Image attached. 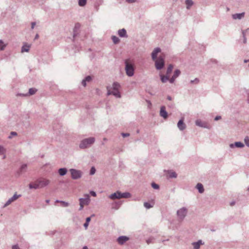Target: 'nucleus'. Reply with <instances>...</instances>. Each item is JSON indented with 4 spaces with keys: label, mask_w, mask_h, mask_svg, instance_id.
Listing matches in <instances>:
<instances>
[{
    "label": "nucleus",
    "mask_w": 249,
    "mask_h": 249,
    "mask_svg": "<svg viewBox=\"0 0 249 249\" xmlns=\"http://www.w3.org/2000/svg\"><path fill=\"white\" fill-rule=\"evenodd\" d=\"M196 83H197L199 81L198 79L196 78L194 81Z\"/></svg>",
    "instance_id": "53"
},
{
    "label": "nucleus",
    "mask_w": 249,
    "mask_h": 249,
    "mask_svg": "<svg viewBox=\"0 0 249 249\" xmlns=\"http://www.w3.org/2000/svg\"><path fill=\"white\" fill-rule=\"evenodd\" d=\"M20 195H17V194H15L12 197H11L14 201L17 200Z\"/></svg>",
    "instance_id": "37"
},
{
    "label": "nucleus",
    "mask_w": 249,
    "mask_h": 249,
    "mask_svg": "<svg viewBox=\"0 0 249 249\" xmlns=\"http://www.w3.org/2000/svg\"><path fill=\"white\" fill-rule=\"evenodd\" d=\"M5 47V45L3 44V43L1 41H0V50H3Z\"/></svg>",
    "instance_id": "39"
},
{
    "label": "nucleus",
    "mask_w": 249,
    "mask_h": 249,
    "mask_svg": "<svg viewBox=\"0 0 249 249\" xmlns=\"http://www.w3.org/2000/svg\"><path fill=\"white\" fill-rule=\"evenodd\" d=\"M196 125L201 126V127L204 126L202 122L199 120H197L196 121Z\"/></svg>",
    "instance_id": "31"
},
{
    "label": "nucleus",
    "mask_w": 249,
    "mask_h": 249,
    "mask_svg": "<svg viewBox=\"0 0 249 249\" xmlns=\"http://www.w3.org/2000/svg\"><path fill=\"white\" fill-rule=\"evenodd\" d=\"M121 193L117 192L114 193L109 196V197L111 199H119L120 198Z\"/></svg>",
    "instance_id": "13"
},
{
    "label": "nucleus",
    "mask_w": 249,
    "mask_h": 249,
    "mask_svg": "<svg viewBox=\"0 0 249 249\" xmlns=\"http://www.w3.org/2000/svg\"><path fill=\"white\" fill-rule=\"evenodd\" d=\"M12 249H19L17 245H14L12 247Z\"/></svg>",
    "instance_id": "46"
},
{
    "label": "nucleus",
    "mask_w": 249,
    "mask_h": 249,
    "mask_svg": "<svg viewBox=\"0 0 249 249\" xmlns=\"http://www.w3.org/2000/svg\"><path fill=\"white\" fill-rule=\"evenodd\" d=\"M112 39L114 43L117 44L120 42V39L118 37L116 36H112Z\"/></svg>",
    "instance_id": "27"
},
{
    "label": "nucleus",
    "mask_w": 249,
    "mask_h": 249,
    "mask_svg": "<svg viewBox=\"0 0 249 249\" xmlns=\"http://www.w3.org/2000/svg\"><path fill=\"white\" fill-rule=\"evenodd\" d=\"M167 176L168 178H177V174L172 171H168L167 172Z\"/></svg>",
    "instance_id": "16"
},
{
    "label": "nucleus",
    "mask_w": 249,
    "mask_h": 249,
    "mask_svg": "<svg viewBox=\"0 0 249 249\" xmlns=\"http://www.w3.org/2000/svg\"><path fill=\"white\" fill-rule=\"evenodd\" d=\"M245 13H242L240 14H236L232 15V18L234 19H241L244 17Z\"/></svg>",
    "instance_id": "15"
},
{
    "label": "nucleus",
    "mask_w": 249,
    "mask_h": 249,
    "mask_svg": "<svg viewBox=\"0 0 249 249\" xmlns=\"http://www.w3.org/2000/svg\"><path fill=\"white\" fill-rule=\"evenodd\" d=\"M82 84L85 87L86 85V81L85 80H83L82 81Z\"/></svg>",
    "instance_id": "45"
},
{
    "label": "nucleus",
    "mask_w": 249,
    "mask_h": 249,
    "mask_svg": "<svg viewBox=\"0 0 249 249\" xmlns=\"http://www.w3.org/2000/svg\"><path fill=\"white\" fill-rule=\"evenodd\" d=\"M152 186L154 189H157L159 188V185L155 183H152Z\"/></svg>",
    "instance_id": "38"
},
{
    "label": "nucleus",
    "mask_w": 249,
    "mask_h": 249,
    "mask_svg": "<svg viewBox=\"0 0 249 249\" xmlns=\"http://www.w3.org/2000/svg\"><path fill=\"white\" fill-rule=\"evenodd\" d=\"M83 249H88V248H87V247L85 246L83 247Z\"/></svg>",
    "instance_id": "54"
},
{
    "label": "nucleus",
    "mask_w": 249,
    "mask_h": 249,
    "mask_svg": "<svg viewBox=\"0 0 249 249\" xmlns=\"http://www.w3.org/2000/svg\"><path fill=\"white\" fill-rule=\"evenodd\" d=\"M67 172V170L66 168H60L58 170V173L60 176H64Z\"/></svg>",
    "instance_id": "22"
},
{
    "label": "nucleus",
    "mask_w": 249,
    "mask_h": 249,
    "mask_svg": "<svg viewBox=\"0 0 249 249\" xmlns=\"http://www.w3.org/2000/svg\"><path fill=\"white\" fill-rule=\"evenodd\" d=\"M36 25V23L35 22H32V29H34L35 26Z\"/></svg>",
    "instance_id": "48"
},
{
    "label": "nucleus",
    "mask_w": 249,
    "mask_h": 249,
    "mask_svg": "<svg viewBox=\"0 0 249 249\" xmlns=\"http://www.w3.org/2000/svg\"><path fill=\"white\" fill-rule=\"evenodd\" d=\"M244 42L245 43L246 42V39H245L244 40Z\"/></svg>",
    "instance_id": "59"
},
{
    "label": "nucleus",
    "mask_w": 249,
    "mask_h": 249,
    "mask_svg": "<svg viewBox=\"0 0 249 249\" xmlns=\"http://www.w3.org/2000/svg\"><path fill=\"white\" fill-rule=\"evenodd\" d=\"M160 115L164 119H166L167 118V113L165 110V107L164 106H162L160 108Z\"/></svg>",
    "instance_id": "10"
},
{
    "label": "nucleus",
    "mask_w": 249,
    "mask_h": 249,
    "mask_svg": "<svg viewBox=\"0 0 249 249\" xmlns=\"http://www.w3.org/2000/svg\"><path fill=\"white\" fill-rule=\"evenodd\" d=\"M187 213V210L185 208H181L177 212V214L178 218L180 219H182Z\"/></svg>",
    "instance_id": "8"
},
{
    "label": "nucleus",
    "mask_w": 249,
    "mask_h": 249,
    "mask_svg": "<svg viewBox=\"0 0 249 249\" xmlns=\"http://www.w3.org/2000/svg\"><path fill=\"white\" fill-rule=\"evenodd\" d=\"M230 146H231V147H233V144H231L230 145Z\"/></svg>",
    "instance_id": "57"
},
{
    "label": "nucleus",
    "mask_w": 249,
    "mask_h": 249,
    "mask_svg": "<svg viewBox=\"0 0 249 249\" xmlns=\"http://www.w3.org/2000/svg\"><path fill=\"white\" fill-rule=\"evenodd\" d=\"M128 3H133L135 2L136 0H126Z\"/></svg>",
    "instance_id": "43"
},
{
    "label": "nucleus",
    "mask_w": 249,
    "mask_h": 249,
    "mask_svg": "<svg viewBox=\"0 0 249 249\" xmlns=\"http://www.w3.org/2000/svg\"><path fill=\"white\" fill-rule=\"evenodd\" d=\"M161 78V81L162 83H165L168 80H169V75H166V76L162 75V74L160 75Z\"/></svg>",
    "instance_id": "17"
},
{
    "label": "nucleus",
    "mask_w": 249,
    "mask_h": 249,
    "mask_svg": "<svg viewBox=\"0 0 249 249\" xmlns=\"http://www.w3.org/2000/svg\"><path fill=\"white\" fill-rule=\"evenodd\" d=\"M154 205V201L152 200L151 203L149 202H144V206L147 209H149L153 207Z\"/></svg>",
    "instance_id": "21"
},
{
    "label": "nucleus",
    "mask_w": 249,
    "mask_h": 249,
    "mask_svg": "<svg viewBox=\"0 0 249 249\" xmlns=\"http://www.w3.org/2000/svg\"><path fill=\"white\" fill-rule=\"evenodd\" d=\"M234 204H235V202H234V201H232V202H231L230 203V205H231V206H233Z\"/></svg>",
    "instance_id": "52"
},
{
    "label": "nucleus",
    "mask_w": 249,
    "mask_h": 249,
    "mask_svg": "<svg viewBox=\"0 0 249 249\" xmlns=\"http://www.w3.org/2000/svg\"><path fill=\"white\" fill-rule=\"evenodd\" d=\"M248 190L249 191V188L248 189Z\"/></svg>",
    "instance_id": "61"
},
{
    "label": "nucleus",
    "mask_w": 249,
    "mask_h": 249,
    "mask_svg": "<svg viewBox=\"0 0 249 249\" xmlns=\"http://www.w3.org/2000/svg\"><path fill=\"white\" fill-rule=\"evenodd\" d=\"M11 135H13V136H16V135H17V133L15 132H12L11 133Z\"/></svg>",
    "instance_id": "49"
},
{
    "label": "nucleus",
    "mask_w": 249,
    "mask_h": 249,
    "mask_svg": "<svg viewBox=\"0 0 249 249\" xmlns=\"http://www.w3.org/2000/svg\"><path fill=\"white\" fill-rule=\"evenodd\" d=\"M5 153V150L4 149V148L0 146V155H3Z\"/></svg>",
    "instance_id": "35"
},
{
    "label": "nucleus",
    "mask_w": 249,
    "mask_h": 249,
    "mask_svg": "<svg viewBox=\"0 0 249 249\" xmlns=\"http://www.w3.org/2000/svg\"><path fill=\"white\" fill-rule=\"evenodd\" d=\"M14 201L12 198L9 199V200L5 204L4 206H7L10 205L12 202Z\"/></svg>",
    "instance_id": "34"
},
{
    "label": "nucleus",
    "mask_w": 249,
    "mask_h": 249,
    "mask_svg": "<svg viewBox=\"0 0 249 249\" xmlns=\"http://www.w3.org/2000/svg\"><path fill=\"white\" fill-rule=\"evenodd\" d=\"M221 118V117L220 116H216L215 118V120H218L219 119H220Z\"/></svg>",
    "instance_id": "51"
},
{
    "label": "nucleus",
    "mask_w": 249,
    "mask_h": 249,
    "mask_svg": "<svg viewBox=\"0 0 249 249\" xmlns=\"http://www.w3.org/2000/svg\"><path fill=\"white\" fill-rule=\"evenodd\" d=\"M89 225V223L87 222H86V223L84 224V227L87 228Z\"/></svg>",
    "instance_id": "47"
},
{
    "label": "nucleus",
    "mask_w": 249,
    "mask_h": 249,
    "mask_svg": "<svg viewBox=\"0 0 249 249\" xmlns=\"http://www.w3.org/2000/svg\"><path fill=\"white\" fill-rule=\"evenodd\" d=\"M27 168V165L25 164H22L21 166V167L20 168V171L22 172H24L26 170Z\"/></svg>",
    "instance_id": "32"
},
{
    "label": "nucleus",
    "mask_w": 249,
    "mask_h": 249,
    "mask_svg": "<svg viewBox=\"0 0 249 249\" xmlns=\"http://www.w3.org/2000/svg\"><path fill=\"white\" fill-rule=\"evenodd\" d=\"M193 4V2L192 0H186V4L187 5V8L188 9L189 8V7L192 6Z\"/></svg>",
    "instance_id": "28"
},
{
    "label": "nucleus",
    "mask_w": 249,
    "mask_h": 249,
    "mask_svg": "<svg viewBox=\"0 0 249 249\" xmlns=\"http://www.w3.org/2000/svg\"><path fill=\"white\" fill-rule=\"evenodd\" d=\"M90 221V217H87L86 219V222L89 223V222Z\"/></svg>",
    "instance_id": "50"
},
{
    "label": "nucleus",
    "mask_w": 249,
    "mask_h": 249,
    "mask_svg": "<svg viewBox=\"0 0 249 249\" xmlns=\"http://www.w3.org/2000/svg\"><path fill=\"white\" fill-rule=\"evenodd\" d=\"M90 194H91V196H96V194L95 192L94 191H90Z\"/></svg>",
    "instance_id": "42"
},
{
    "label": "nucleus",
    "mask_w": 249,
    "mask_h": 249,
    "mask_svg": "<svg viewBox=\"0 0 249 249\" xmlns=\"http://www.w3.org/2000/svg\"><path fill=\"white\" fill-rule=\"evenodd\" d=\"M126 30L124 29H122L121 30H119L118 35L120 37H124L126 36Z\"/></svg>",
    "instance_id": "19"
},
{
    "label": "nucleus",
    "mask_w": 249,
    "mask_h": 249,
    "mask_svg": "<svg viewBox=\"0 0 249 249\" xmlns=\"http://www.w3.org/2000/svg\"><path fill=\"white\" fill-rule=\"evenodd\" d=\"M173 69L172 65H169L167 70L166 75H169L171 73Z\"/></svg>",
    "instance_id": "26"
},
{
    "label": "nucleus",
    "mask_w": 249,
    "mask_h": 249,
    "mask_svg": "<svg viewBox=\"0 0 249 249\" xmlns=\"http://www.w3.org/2000/svg\"><path fill=\"white\" fill-rule=\"evenodd\" d=\"M85 80L86 81V82H89L91 80V77L90 76H88L86 77Z\"/></svg>",
    "instance_id": "41"
},
{
    "label": "nucleus",
    "mask_w": 249,
    "mask_h": 249,
    "mask_svg": "<svg viewBox=\"0 0 249 249\" xmlns=\"http://www.w3.org/2000/svg\"><path fill=\"white\" fill-rule=\"evenodd\" d=\"M30 189H36L39 188V184L38 183V180L37 179L35 182L30 183L29 185Z\"/></svg>",
    "instance_id": "11"
},
{
    "label": "nucleus",
    "mask_w": 249,
    "mask_h": 249,
    "mask_svg": "<svg viewBox=\"0 0 249 249\" xmlns=\"http://www.w3.org/2000/svg\"><path fill=\"white\" fill-rule=\"evenodd\" d=\"M191 83H193V82H194V81L192 80V81H191Z\"/></svg>",
    "instance_id": "60"
},
{
    "label": "nucleus",
    "mask_w": 249,
    "mask_h": 249,
    "mask_svg": "<svg viewBox=\"0 0 249 249\" xmlns=\"http://www.w3.org/2000/svg\"><path fill=\"white\" fill-rule=\"evenodd\" d=\"M36 91V89L34 88H31L29 89V93L30 95L34 94Z\"/></svg>",
    "instance_id": "30"
},
{
    "label": "nucleus",
    "mask_w": 249,
    "mask_h": 249,
    "mask_svg": "<svg viewBox=\"0 0 249 249\" xmlns=\"http://www.w3.org/2000/svg\"><path fill=\"white\" fill-rule=\"evenodd\" d=\"M87 3V0H79L78 4L80 6H84Z\"/></svg>",
    "instance_id": "29"
},
{
    "label": "nucleus",
    "mask_w": 249,
    "mask_h": 249,
    "mask_svg": "<svg viewBox=\"0 0 249 249\" xmlns=\"http://www.w3.org/2000/svg\"><path fill=\"white\" fill-rule=\"evenodd\" d=\"M202 244V243L201 240H199L197 242H194L193 243V245L195 249H199L200 248V246Z\"/></svg>",
    "instance_id": "18"
},
{
    "label": "nucleus",
    "mask_w": 249,
    "mask_h": 249,
    "mask_svg": "<svg viewBox=\"0 0 249 249\" xmlns=\"http://www.w3.org/2000/svg\"><path fill=\"white\" fill-rule=\"evenodd\" d=\"M38 37V35H36V37L35 38L36 39Z\"/></svg>",
    "instance_id": "55"
},
{
    "label": "nucleus",
    "mask_w": 249,
    "mask_h": 249,
    "mask_svg": "<svg viewBox=\"0 0 249 249\" xmlns=\"http://www.w3.org/2000/svg\"><path fill=\"white\" fill-rule=\"evenodd\" d=\"M128 240V238L126 236H120L119 237L118 239V242L120 245H123L124 242H126Z\"/></svg>",
    "instance_id": "12"
},
{
    "label": "nucleus",
    "mask_w": 249,
    "mask_h": 249,
    "mask_svg": "<svg viewBox=\"0 0 249 249\" xmlns=\"http://www.w3.org/2000/svg\"><path fill=\"white\" fill-rule=\"evenodd\" d=\"M49 201H50L49 200H46V202L47 203H49Z\"/></svg>",
    "instance_id": "56"
},
{
    "label": "nucleus",
    "mask_w": 249,
    "mask_h": 249,
    "mask_svg": "<svg viewBox=\"0 0 249 249\" xmlns=\"http://www.w3.org/2000/svg\"><path fill=\"white\" fill-rule=\"evenodd\" d=\"M55 202L60 203L61 206L64 207H68L69 205V203L63 201L56 200Z\"/></svg>",
    "instance_id": "24"
},
{
    "label": "nucleus",
    "mask_w": 249,
    "mask_h": 249,
    "mask_svg": "<svg viewBox=\"0 0 249 249\" xmlns=\"http://www.w3.org/2000/svg\"><path fill=\"white\" fill-rule=\"evenodd\" d=\"M31 46L30 45L25 44L23 46L21 49V52H28L29 51Z\"/></svg>",
    "instance_id": "20"
},
{
    "label": "nucleus",
    "mask_w": 249,
    "mask_h": 249,
    "mask_svg": "<svg viewBox=\"0 0 249 249\" xmlns=\"http://www.w3.org/2000/svg\"><path fill=\"white\" fill-rule=\"evenodd\" d=\"M196 188L198 190L199 193H202L204 192L203 186L201 183H198L197 184Z\"/></svg>",
    "instance_id": "23"
},
{
    "label": "nucleus",
    "mask_w": 249,
    "mask_h": 249,
    "mask_svg": "<svg viewBox=\"0 0 249 249\" xmlns=\"http://www.w3.org/2000/svg\"><path fill=\"white\" fill-rule=\"evenodd\" d=\"M178 127L180 130H183L185 128L186 125L183 123V119H181L178 121Z\"/></svg>",
    "instance_id": "14"
},
{
    "label": "nucleus",
    "mask_w": 249,
    "mask_h": 249,
    "mask_svg": "<svg viewBox=\"0 0 249 249\" xmlns=\"http://www.w3.org/2000/svg\"><path fill=\"white\" fill-rule=\"evenodd\" d=\"M86 197L85 198H80V210L83 209L84 205H88L90 201L89 196L88 194H86L85 195Z\"/></svg>",
    "instance_id": "5"
},
{
    "label": "nucleus",
    "mask_w": 249,
    "mask_h": 249,
    "mask_svg": "<svg viewBox=\"0 0 249 249\" xmlns=\"http://www.w3.org/2000/svg\"><path fill=\"white\" fill-rule=\"evenodd\" d=\"M70 172L73 179H78L81 176V172L79 170L71 169L70 170Z\"/></svg>",
    "instance_id": "7"
},
{
    "label": "nucleus",
    "mask_w": 249,
    "mask_h": 249,
    "mask_svg": "<svg viewBox=\"0 0 249 249\" xmlns=\"http://www.w3.org/2000/svg\"><path fill=\"white\" fill-rule=\"evenodd\" d=\"M95 139L93 137L89 138L83 140L80 144L81 148H86L94 143Z\"/></svg>",
    "instance_id": "4"
},
{
    "label": "nucleus",
    "mask_w": 249,
    "mask_h": 249,
    "mask_svg": "<svg viewBox=\"0 0 249 249\" xmlns=\"http://www.w3.org/2000/svg\"><path fill=\"white\" fill-rule=\"evenodd\" d=\"M130 197V194L129 193H121V198H128Z\"/></svg>",
    "instance_id": "25"
},
{
    "label": "nucleus",
    "mask_w": 249,
    "mask_h": 249,
    "mask_svg": "<svg viewBox=\"0 0 249 249\" xmlns=\"http://www.w3.org/2000/svg\"><path fill=\"white\" fill-rule=\"evenodd\" d=\"M180 74V71L178 70H177L175 71L173 76L169 80L170 83H173L175 80L176 78L178 77Z\"/></svg>",
    "instance_id": "9"
},
{
    "label": "nucleus",
    "mask_w": 249,
    "mask_h": 249,
    "mask_svg": "<svg viewBox=\"0 0 249 249\" xmlns=\"http://www.w3.org/2000/svg\"><path fill=\"white\" fill-rule=\"evenodd\" d=\"M95 171H96V170H95V168L92 167L90 169V174L91 175H93L95 173Z\"/></svg>",
    "instance_id": "40"
},
{
    "label": "nucleus",
    "mask_w": 249,
    "mask_h": 249,
    "mask_svg": "<svg viewBox=\"0 0 249 249\" xmlns=\"http://www.w3.org/2000/svg\"><path fill=\"white\" fill-rule=\"evenodd\" d=\"M246 144L249 147V138L248 137H246L244 140Z\"/></svg>",
    "instance_id": "36"
},
{
    "label": "nucleus",
    "mask_w": 249,
    "mask_h": 249,
    "mask_svg": "<svg viewBox=\"0 0 249 249\" xmlns=\"http://www.w3.org/2000/svg\"><path fill=\"white\" fill-rule=\"evenodd\" d=\"M244 62H245V63H246V62H249V60H245V61H244Z\"/></svg>",
    "instance_id": "58"
},
{
    "label": "nucleus",
    "mask_w": 249,
    "mask_h": 249,
    "mask_svg": "<svg viewBox=\"0 0 249 249\" xmlns=\"http://www.w3.org/2000/svg\"><path fill=\"white\" fill-rule=\"evenodd\" d=\"M235 145L237 147H243L244 146V144L241 142H236Z\"/></svg>",
    "instance_id": "33"
},
{
    "label": "nucleus",
    "mask_w": 249,
    "mask_h": 249,
    "mask_svg": "<svg viewBox=\"0 0 249 249\" xmlns=\"http://www.w3.org/2000/svg\"><path fill=\"white\" fill-rule=\"evenodd\" d=\"M120 85L118 83H114L112 85V88L107 87V94H112L117 98L121 97V95L119 92V89Z\"/></svg>",
    "instance_id": "2"
},
{
    "label": "nucleus",
    "mask_w": 249,
    "mask_h": 249,
    "mask_svg": "<svg viewBox=\"0 0 249 249\" xmlns=\"http://www.w3.org/2000/svg\"><path fill=\"white\" fill-rule=\"evenodd\" d=\"M125 70L126 73L128 76H132L134 74V63L130 59H126L125 61Z\"/></svg>",
    "instance_id": "3"
},
{
    "label": "nucleus",
    "mask_w": 249,
    "mask_h": 249,
    "mask_svg": "<svg viewBox=\"0 0 249 249\" xmlns=\"http://www.w3.org/2000/svg\"><path fill=\"white\" fill-rule=\"evenodd\" d=\"M39 188H43L48 185L50 181L49 179L45 178H40L37 179Z\"/></svg>",
    "instance_id": "6"
},
{
    "label": "nucleus",
    "mask_w": 249,
    "mask_h": 249,
    "mask_svg": "<svg viewBox=\"0 0 249 249\" xmlns=\"http://www.w3.org/2000/svg\"><path fill=\"white\" fill-rule=\"evenodd\" d=\"M160 52V49L157 48L154 49L152 53V57L153 60L155 61V66L157 69L160 70L163 67L164 65V58L160 56L157 59V56L159 53Z\"/></svg>",
    "instance_id": "1"
},
{
    "label": "nucleus",
    "mask_w": 249,
    "mask_h": 249,
    "mask_svg": "<svg viewBox=\"0 0 249 249\" xmlns=\"http://www.w3.org/2000/svg\"><path fill=\"white\" fill-rule=\"evenodd\" d=\"M122 135L124 137L128 136L129 134L128 133H123Z\"/></svg>",
    "instance_id": "44"
}]
</instances>
